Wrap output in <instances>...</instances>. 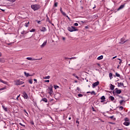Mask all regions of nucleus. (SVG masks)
<instances>
[{"mask_svg": "<svg viewBox=\"0 0 130 130\" xmlns=\"http://www.w3.org/2000/svg\"><path fill=\"white\" fill-rule=\"evenodd\" d=\"M67 29L70 32H74L75 31H79V29L76 28V27L75 26H71V27H68L67 28Z\"/></svg>", "mask_w": 130, "mask_h": 130, "instance_id": "obj_1", "label": "nucleus"}, {"mask_svg": "<svg viewBox=\"0 0 130 130\" xmlns=\"http://www.w3.org/2000/svg\"><path fill=\"white\" fill-rule=\"evenodd\" d=\"M31 9L34 10V11H37L40 9V5H35L31 6Z\"/></svg>", "mask_w": 130, "mask_h": 130, "instance_id": "obj_2", "label": "nucleus"}, {"mask_svg": "<svg viewBox=\"0 0 130 130\" xmlns=\"http://www.w3.org/2000/svg\"><path fill=\"white\" fill-rule=\"evenodd\" d=\"M113 95L115 94H121V90L118 89V88H115V89L113 91Z\"/></svg>", "mask_w": 130, "mask_h": 130, "instance_id": "obj_3", "label": "nucleus"}, {"mask_svg": "<svg viewBox=\"0 0 130 130\" xmlns=\"http://www.w3.org/2000/svg\"><path fill=\"white\" fill-rule=\"evenodd\" d=\"M24 84V82L23 81H21V80H17L16 81V83H15V85H16L17 86L19 85H22Z\"/></svg>", "mask_w": 130, "mask_h": 130, "instance_id": "obj_4", "label": "nucleus"}, {"mask_svg": "<svg viewBox=\"0 0 130 130\" xmlns=\"http://www.w3.org/2000/svg\"><path fill=\"white\" fill-rule=\"evenodd\" d=\"M125 39H124V38H121V40H120L121 42H120V43L121 44H124V43H125V42H126V41H127L128 40H127L126 41H125Z\"/></svg>", "mask_w": 130, "mask_h": 130, "instance_id": "obj_5", "label": "nucleus"}, {"mask_svg": "<svg viewBox=\"0 0 130 130\" xmlns=\"http://www.w3.org/2000/svg\"><path fill=\"white\" fill-rule=\"evenodd\" d=\"M52 88H53V87L52 85H51L50 87H49V90H50L49 94H50V95H51V94H52V92H53Z\"/></svg>", "mask_w": 130, "mask_h": 130, "instance_id": "obj_6", "label": "nucleus"}, {"mask_svg": "<svg viewBox=\"0 0 130 130\" xmlns=\"http://www.w3.org/2000/svg\"><path fill=\"white\" fill-rule=\"evenodd\" d=\"M26 59H28V60H40V59H42V58L41 59H34L31 57H27Z\"/></svg>", "mask_w": 130, "mask_h": 130, "instance_id": "obj_7", "label": "nucleus"}, {"mask_svg": "<svg viewBox=\"0 0 130 130\" xmlns=\"http://www.w3.org/2000/svg\"><path fill=\"white\" fill-rule=\"evenodd\" d=\"M99 85V81L95 82L92 84V87L95 88V87H97Z\"/></svg>", "mask_w": 130, "mask_h": 130, "instance_id": "obj_8", "label": "nucleus"}, {"mask_svg": "<svg viewBox=\"0 0 130 130\" xmlns=\"http://www.w3.org/2000/svg\"><path fill=\"white\" fill-rule=\"evenodd\" d=\"M40 30L41 32H45L46 31V28L45 27L42 26L40 28Z\"/></svg>", "mask_w": 130, "mask_h": 130, "instance_id": "obj_9", "label": "nucleus"}, {"mask_svg": "<svg viewBox=\"0 0 130 130\" xmlns=\"http://www.w3.org/2000/svg\"><path fill=\"white\" fill-rule=\"evenodd\" d=\"M23 98L24 99H28V95L27 94V93H26V92H24L23 93Z\"/></svg>", "mask_w": 130, "mask_h": 130, "instance_id": "obj_10", "label": "nucleus"}, {"mask_svg": "<svg viewBox=\"0 0 130 130\" xmlns=\"http://www.w3.org/2000/svg\"><path fill=\"white\" fill-rule=\"evenodd\" d=\"M125 5V4L121 5L118 9H117V11H119L122 9H123V8H124V6Z\"/></svg>", "mask_w": 130, "mask_h": 130, "instance_id": "obj_11", "label": "nucleus"}, {"mask_svg": "<svg viewBox=\"0 0 130 130\" xmlns=\"http://www.w3.org/2000/svg\"><path fill=\"white\" fill-rule=\"evenodd\" d=\"M47 43V41H46L45 42H44L43 44L41 46V47L42 48H43V47H44V46H45V45H46Z\"/></svg>", "mask_w": 130, "mask_h": 130, "instance_id": "obj_12", "label": "nucleus"}, {"mask_svg": "<svg viewBox=\"0 0 130 130\" xmlns=\"http://www.w3.org/2000/svg\"><path fill=\"white\" fill-rule=\"evenodd\" d=\"M114 88H115V86L111 84L110 86V89L111 90H114Z\"/></svg>", "mask_w": 130, "mask_h": 130, "instance_id": "obj_13", "label": "nucleus"}, {"mask_svg": "<svg viewBox=\"0 0 130 130\" xmlns=\"http://www.w3.org/2000/svg\"><path fill=\"white\" fill-rule=\"evenodd\" d=\"M120 86H122V87H124V84L121 82H118V87H120Z\"/></svg>", "mask_w": 130, "mask_h": 130, "instance_id": "obj_14", "label": "nucleus"}, {"mask_svg": "<svg viewBox=\"0 0 130 130\" xmlns=\"http://www.w3.org/2000/svg\"><path fill=\"white\" fill-rule=\"evenodd\" d=\"M129 122H124L123 123L124 125H125L126 126H128V125H129Z\"/></svg>", "mask_w": 130, "mask_h": 130, "instance_id": "obj_15", "label": "nucleus"}, {"mask_svg": "<svg viewBox=\"0 0 130 130\" xmlns=\"http://www.w3.org/2000/svg\"><path fill=\"white\" fill-rule=\"evenodd\" d=\"M41 101H44V102H45V103H47L48 102L47 98H43Z\"/></svg>", "mask_w": 130, "mask_h": 130, "instance_id": "obj_16", "label": "nucleus"}, {"mask_svg": "<svg viewBox=\"0 0 130 130\" xmlns=\"http://www.w3.org/2000/svg\"><path fill=\"white\" fill-rule=\"evenodd\" d=\"M24 74L25 77H31V75L29 74V73H27L26 72H24Z\"/></svg>", "mask_w": 130, "mask_h": 130, "instance_id": "obj_17", "label": "nucleus"}, {"mask_svg": "<svg viewBox=\"0 0 130 130\" xmlns=\"http://www.w3.org/2000/svg\"><path fill=\"white\" fill-rule=\"evenodd\" d=\"M103 59V55H101L99 56L97 58L98 60H101V59Z\"/></svg>", "mask_w": 130, "mask_h": 130, "instance_id": "obj_18", "label": "nucleus"}, {"mask_svg": "<svg viewBox=\"0 0 130 130\" xmlns=\"http://www.w3.org/2000/svg\"><path fill=\"white\" fill-rule=\"evenodd\" d=\"M0 82H1V83H3V84H5V85H7L8 84L7 82L5 81L2 79L0 80Z\"/></svg>", "mask_w": 130, "mask_h": 130, "instance_id": "obj_19", "label": "nucleus"}, {"mask_svg": "<svg viewBox=\"0 0 130 130\" xmlns=\"http://www.w3.org/2000/svg\"><path fill=\"white\" fill-rule=\"evenodd\" d=\"M73 76L74 77H75V78H76L77 79H78V80H80V77H79V76H77V75H76V74H73Z\"/></svg>", "mask_w": 130, "mask_h": 130, "instance_id": "obj_20", "label": "nucleus"}, {"mask_svg": "<svg viewBox=\"0 0 130 130\" xmlns=\"http://www.w3.org/2000/svg\"><path fill=\"white\" fill-rule=\"evenodd\" d=\"M76 57H73L71 58H67V57H65L66 59H76Z\"/></svg>", "mask_w": 130, "mask_h": 130, "instance_id": "obj_21", "label": "nucleus"}, {"mask_svg": "<svg viewBox=\"0 0 130 130\" xmlns=\"http://www.w3.org/2000/svg\"><path fill=\"white\" fill-rule=\"evenodd\" d=\"M109 99H110V100H111V101H114V97H113V96H110Z\"/></svg>", "mask_w": 130, "mask_h": 130, "instance_id": "obj_22", "label": "nucleus"}, {"mask_svg": "<svg viewBox=\"0 0 130 130\" xmlns=\"http://www.w3.org/2000/svg\"><path fill=\"white\" fill-rule=\"evenodd\" d=\"M43 79H44L45 80H47V79H50V76H46V77H44Z\"/></svg>", "mask_w": 130, "mask_h": 130, "instance_id": "obj_23", "label": "nucleus"}, {"mask_svg": "<svg viewBox=\"0 0 130 130\" xmlns=\"http://www.w3.org/2000/svg\"><path fill=\"white\" fill-rule=\"evenodd\" d=\"M2 107H3V109H4L5 111H8V108L5 107V106H2Z\"/></svg>", "mask_w": 130, "mask_h": 130, "instance_id": "obj_24", "label": "nucleus"}, {"mask_svg": "<svg viewBox=\"0 0 130 130\" xmlns=\"http://www.w3.org/2000/svg\"><path fill=\"white\" fill-rule=\"evenodd\" d=\"M0 62H5L4 58H0Z\"/></svg>", "mask_w": 130, "mask_h": 130, "instance_id": "obj_25", "label": "nucleus"}, {"mask_svg": "<svg viewBox=\"0 0 130 130\" xmlns=\"http://www.w3.org/2000/svg\"><path fill=\"white\" fill-rule=\"evenodd\" d=\"M54 88L55 90H56L57 89H58V88H59V86L57 85H54Z\"/></svg>", "mask_w": 130, "mask_h": 130, "instance_id": "obj_26", "label": "nucleus"}, {"mask_svg": "<svg viewBox=\"0 0 130 130\" xmlns=\"http://www.w3.org/2000/svg\"><path fill=\"white\" fill-rule=\"evenodd\" d=\"M110 118H111V119H113V120H115L116 118H114V116H111L110 117Z\"/></svg>", "mask_w": 130, "mask_h": 130, "instance_id": "obj_27", "label": "nucleus"}, {"mask_svg": "<svg viewBox=\"0 0 130 130\" xmlns=\"http://www.w3.org/2000/svg\"><path fill=\"white\" fill-rule=\"evenodd\" d=\"M109 77H110V79L111 80V79H112V73H109Z\"/></svg>", "mask_w": 130, "mask_h": 130, "instance_id": "obj_28", "label": "nucleus"}, {"mask_svg": "<svg viewBox=\"0 0 130 130\" xmlns=\"http://www.w3.org/2000/svg\"><path fill=\"white\" fill-rule=\"evenodd\" d=\"M101 100L105 101V96L104 95L102 96L101 98Z\"/></svg>", "mask_w": 130, "mask_h": 130, "instance_id": "obj_29", "label": "nucleus"}, {"mask_svg": "<svg viewBox=\"0 0 130 130\" xmlns=\"http://www.w3.org/2000/svg\"><path fill=\"white\" fill-rule=\"evenodd\" d=\"M123 102H125V101L124 100L120 101L119 103H120V105H122V103H123Z\"/></svg>", "mask_w": 130, "mask_h": 130, "instance_id": "obj_30", "label": "nucleus"}, {"mask_svg": "<svg viewBox=\"0 0 130 130\" xmlns=\"http://www.w3.org/2000/svg\"><path fill=\"white\" fill-rule=\"evenodd\" d=\"M28 83H29V84H33V81H32V79L29 80Z\"/></svg>", "mask_w": 130, "mask_h": 130, "instance_id": "obj_31", "label": "nucleus"}, {"mask_svg": "<svg viewBox=\"0 0 130 130\" xmlns=\"http://www.w3.org/2000/svg\"><path fill=\"white\" fill-rule=\"evenodd\" d=\"M47 18V21H48L49 22V23H51L50 22V20H49V18L48 17V16L46 15Z\"/></svg>", "mask_w": 130, "mask_h": 130, "instance_id": "obj_32", "label": "nucleus"}, {"mask_svg": "<svg viewBox=\"0 0 130 130\" xmlns=\"http://www.w3.org/2000/svg\"><path fill=\"white\" fill-rule=\"evenodd\" d=\"M115 75L116 77H120V75L117 73V72L115 73Z\"/></svg>", "mask_w": 130, "mask_h": 130, "instance_id": "obj_33", "label": "nucleus"}, {"mask_svg": "<svg viewBox=\"0 0 130 130\" xmlns=\"http://www.w3.org/2000/svg\"><path fill=\"white\" fill-rule=\"evenodd\" d=\"M35 29L32 28L30 30H29V32H35Z\"/></svg>", "mask_w": 130, "mask_h": 130, "instance_id": "obj_34", "label": "nucleus"}, {"mask_svg": "<svg viewBox=\"0 0 130 130\" xmlns=\"http://www.w3.org/2000/svg\"><path fill=\"white\" fill-rule=\"evenodd\" d=\"M91 95L94 94V95H96V93H95V91H92L91 92Z\"/></svg>", "mask_w": 130, "mask_h": 130, "instance_id": "obj_35", "label": "nucleus"}, {"mask_svg": "<svg viewBox=\"0 0 130 130\" xmlns=\"http://www.w3.org/2000/svg\"><path fill=\"white\" fill-rule=\"evenodd\" d=\"M61 14L63 16H67V14H66L63 11L61 12Z\"/></svg>", "mask_w": 130, "mask_h": 130, "instance_id": "obj_36", "label": "nucleus"}, {"mask_svg": "<svg viewBox=\"0 0 130 130\" xmlns=\"http://www.w3.org/2000/svg\"><path fill=\"white\" fill-rule=\"evenodd\" d=\"M19 125H21V126H24V127H25V126H26L25 125L22 124L21 123H19Z\"/></svg>", "mask_w": 130, "mask_h": 130, "instance_id": "obj_37", "label": "nucleus"}, {"mask_svg": "<svg viewBox=\"0 0 130 130\" xmlns=\"http://www.w3.org/2000/svg\"><path fill=\"white\" fill-rule=\"evenodd\" d=\"M78 97H83V94L79 93L78 94Z\"/></svg>", "mask_w": 130, "mask_h": 130, "instance_id": "obj_38", "label": "nucleus"}, {"mask_svg": "<svg viewBox=\"0 0 130 130\" xmlns=\"http://www.w3.org/2000/svg\"><path fill=\"white\" fill-rule=\"evenodd\" d=\"M91 109L93 111H94V112H96V110H95V109L93 108V107H91Z\"/></svg>", "mask_w": 130, "mask_h": 130, "instance_id": "obj_39", "label": "nucleus"}, {"mask_svg": "<svg viewBox=\"0 0 130 130\" xmlns=\"http://www.w3.org/2000/svg\"><path fill=\"white\" fill-rule=\"evenodd\" d=\"M129 121V120L128 119V118H125V122H127V121Z\"/></svg>", "mask_w": 130, "mask_h": 130, "instance_id": "obj_40", "label": "nucleus"}, {"mask_svg": "<svg viewBox=\"0 0 130 130\" xmlns=\"http://www.w3.org/2000/svg\"><path fill=\"white\" fill-rule=\"evenodd\" d=\"M28 25H29V22L28 23H25V27H28Z\"/></svg>", "mask_w": 130, "mask_h": 130, "instance_id": "obj_41", "label": "nucleus"}, {"mask_svg": "<svg viewBox=\"0 0 130 130\" xmlns=\"http://www.w3.org/2000/svg\"><path fill=\"white\" fill-rule=\"evenodd\" d=\"M54 7H57V2H55V3H54Z\"/></svg>", "mask_w": 130, "mask_h": 130, "instance_id": "obj_42", "label": "nucleus"}, {"mask_svg": "<svg viewBox=\"0 0 130 130\" xmlns=\"http://www.w3.org/2000/svg\"><path fill=\"white\" fill-rule=\"evenodd\" d=\"M119 109H120V110H123V107L120 106V107H119Z\"/></svg>", "mask_w": 130, "mask_h": 130, "instance_id": "obj_43", "label": "nucleus"}, {"mask_svg": "<svg viewBox=\"0 0 130 130\" xmlns=\"http://www.w3.org/2000/svg\"><path fill=\"white\" fill-rule=\"evenodd\" d=\"M122 62V60L121 59L119 60V64H120V66L121 64V63Z\"/></svg>", "mask_w": 130, "mask_h": 130, "instance_id": "obj_44", "label": "nucleus"}, {"mask_svg": "<svg viewBox=\"0 0 130 130\" xmlns=\"http://www.w3.org/2000/svg\"><path fill=\"white\" fill-rule=\"evenodd\" d=\"M13 44H14V43H10L7 44V45H13Z\"/></svg>", "mask_w": 130, "mask_h": 130, "instance_id": "obj_45", "label": "nucleus"}, {"mask_svg": "<svg viewBox=\"0 0 130 130\" xmlns=\"http://www.w3.org/2000/svg\"><path fill=\"white\" fill-rule=\"evenodd\" d=\"M74 26H79V24H78V23H75L74 24Z\"/></svg>", "mask_w": 130, "mask_h": 130, "instance_id": "obj_46", "label": "nucleus"}, {"mask_svg": "<svg viewBox=\"0 0 130 130\" xmlns=\"http://www.w3.org/2000/svg\"><path fill=\"white\" fill-rule=\"evenodd\" d=\"M30 123L32 124V125H34V121H30Z\"/></svg>", "mask_w": 130, "mask_h": 130, "instance_id": "obj_47", "label": "nucleus"}, {"mask_svg": "<svg viewBox=\"0 0 130 130\" xmlns=\"http://www.w3.org/2000/svg\"><path fill=\"white\" fill-rule=\"evenodd\" d=\"M49 80H45V82H46V83H49Z\"/></svg>", "mask_w": 130, "mask_h": 130, "instance_id": "obj_48", "label": "nucleus"}, {"mask_svg": "<svg viewBox=\"0 0 130 130\" xmlns=\"http://www.w3.org/2000/svg\"><path fill=\"white\" fill-rule=\"evenodd\" d=\"M5 89H6V88H0V91H3V90H5Z\"/></svg>", "mask_w": 130, "mask_h": 130, "instance_id": "obj_49", "label": "nucleus"}, {"mask_svg": "<svg viewBox=\"0 0 130 130\" xmlns=\"http://www.w3.org/2000/svg\"><path fill=\"white\" fill-rule=\"evenodd\" d=\"M77 91H81V89L79 87H77Z\"/></svg>", "mask_w": 130, "mask_h": 130, "instance_id": "obj_50", "label": "nucleus"}, {"mask_svg": "<svg viewBox=\"0 0 130 130\" xmlns=\"http://www.w3.org/2000/svg\"><path fill=\"white\" fill-rule=\"evenodd\" d=\"M34 81L36 83H37V79H34Z\"/></svg>", "mask_w": 130, "mask_h": 130, "instance_id": "obj_51", "label": "nucleus"}, {"mask_svg": "<svg viewBox=\"0 0 130 130\" xmlns=\"http://www.w3.org/2000/svg\"><path fill=\"white\" fill-rule=\"evenodd\" d=\"M11 2H12V3H15V2H16V0H11Z\"/></svg>", "mask_w": 130, "mask_h": 130, "instance_id": "obj_52", "label": "nucleus"}, {"mask_svg": "<svg viewBox=\"0 0 130 130\" xmlns=\"http://www.w3.org/2000/svg\"><path fill=\"white\" fill-rule=\"evenodd\" d=\"M60 13H61L62 12H63V11H62V9H61V8H60Z\"/></svg>", "mask_w": 130, "mask_h": 130, "instance_id": "obj_53", "label": "nucleus"}, {"mask_svg": "<svg viewBox=\"0 0 130 130\" xmlns=\"http://www.w3.org/2000/svg\"><path fill=\"white\" fill-rule=\"evenodd\" d=\"M62 40H66V38L62 37Z\"/></svg>", "mask_w": 130, "mask_h": 130, "instance_id": "obj_54", "label": "nucleus"}, {"mask_svg": "<svg viewBox=\"0 0 130 130\" xmlns=\"http://www.w3.org/2000/svg\"><path fill=\"white\" fill-rule=\"evenodd\" d=\"M104 101H104V100H102L101 101V103H103V102H104Z\"/></svg>", "mask_w": 130, "mask_h": 130, "instance_id": "obj_55", "label": "nucleus"}, {"mask_svg": "<svg viewBox=\"0 0 130 130\" xmlns=\"http://www.w3.org/2000/svg\"><path fill=\"white\" fill-rule=\"evenodd\" d=\"M116 57H117V56H115L113 57L112 59H114V58H116Z\"/></svg>", "mask_w": 130, "mask_h": 130, "instance_id": "obj_56", "label": "nucleus"}, {"mask_svg": "<svg viewBox=\"0 0 130 130\" xmlns=\"http://www.w3.org/2000/svg\"><path fill=\"white\" fill-rule=\"evenodd\" d=\"M21 34H25V31H23L22 32H21Z\"/></svg>", "mask_w": 130, "mask_h": 130, "instance_id": "obj_57", "label": "nucleus"}, {"mask_svg": "<svg viewBox=\"0 0 130 130\" xmlns=\"http://www.w3.org/2000/svg\"><path fill=\"white\" fill-rule=\"evenodd\" d=\"M19 97H20V95L17 96V97L16 98L17 100H18Z\"/></svg>", "mask_w": 130, "mask_h": 130, "instance_id": "obj_58", "label": "nucleus"}, {"mask_svg": "<svg viewBox=\"0 0 130 130\" xmlns=\"http://www.w3.org/2000/svg\"><path fill=\"white\" fill-rule=\"evenodd\" d=\"M85 29H88L89 27H88V26H85Z\"/></svg>", "mask_w": 130, "mask_h": 130, "instance_id": "obj_59", "label": "nucleus"}, {"mask_svg": "<svg viewBox=\"0 0 130 130\" xmlns=\"http://www.w3.org/2000/svg\"><path fill=\"white\" fill-rule=\"evenodd\" d=\"M41 22V21H38V24H41V23H40Z\"/></svg>", "mask_w": 130, "mask_h": 130, "instance_id": "obj_60", "label": "nucleus"}, {"mask_svg": "<svg viewBox=\"0 0 130 130\" xmlns=\"http://www.w3.org/2000/svg\"><path fill=\"white\" fill-rule=\"evenodd\" d=\"M0 10H1V11H2V12H5V9H0Z\"/></svg>", "mask_w": 130, "mask_h": 130, "instance_id": "obj_61", "label": "nucleus"}, {"mask_svg": "<svg viewBox=\"0 0 130 130\" xmlns=\"http://www.w3.org/2000/svg\"><path fill=\"white\" fill-rule=\"evenodd\" d=\"M76 123H78V124H79V122L78 120H76Z\"/></svg>", "mask_w": 130, "mask_h": 130, "instance_id": "obj_62", "label": "nucleus"}, {"mask_svg": "<svg viewBox=\"0 0 130 130\" xmlns=\"http://www.w3.org/2000/svg\"><path fill=\"white\" fill-rule=\"evenodd\" d=\"M87 94H88V93L91 94V91H87Z\"/></svg>", "mask_w": 130, "mask_h": 130, "instance_id": "obj_63", "label": "nucleus"}, {"mask_svg": "<svg viewBox=\"0 0 130 130\" xmlns=\"http://www.w3.org/2000/svg\"><path fill=\"white\" fill-rule=\"evenodd\" d=\"M67 17H68V19L69 20H71V18H70L69 17L68 15L67 16Z\"/></svg>", "mask_w": 130, "mask_h": 130, "instance_id": "obj_64", "label": "nucleus"}]
</instances>
